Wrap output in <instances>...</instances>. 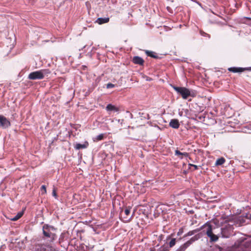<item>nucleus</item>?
<instances>
[{"label": "nucleus", "mask_w": 251, "mask_h": 251, "mask_svg": "<svg viewBox=\"0 0 251 251\" xmlns=\"http://www.w3.org/2000/svg\"><path fill=\"white\" fill-rule=\"evenodd\" d=\"M201 229H203V231L205 232L207 236L210 238L211 242H216L218 240V236L213 233L212 226L208 222H207L203 226H202L200 228H197L196 229L189 231L184 235L183 238L189 236H192L200 231Z\"/></svg>", "instance_id": "obj_1"}, {"label": "nucleus", "mask_w": 251, "mask_h": 251, "mask_svg": "<svg viewBox=\"0 0 251 251\" xmlns=\"http://www.w3.org/2000/svg\"><path fill=\"white\" fill-rule=\"evenodd\" d=\"M43 230V239L45 240V238H48V242L50 243H53L57 238V235L55 233L56 228L53 226L49 224H45L42 227Z\"/></svg>", "instance_id": "obj_2"}, {"label": "nucleus", "mask_w": 251, "mask_h": 251, "mask_svg": "<svg viewBox=\"0 0 251 251\" xmlns=\"http://www.w3.org/2000/svg\"><path fill=\"white\" fill-rule=\"evenodd\" d=\"M34 251H55V248L51 245V243H36L33 247Z\"/></svg>", "instance_id": "obj_3"}, {"label": "nucleus", "mask_w": 251, "mask_h": 251, "mask_svg": "<svg viewBox=\"0 0 251 251\" xmlns=\"http://www.w3.org/2000/svg\"><path fill=\"white\" fill-rule=\"evenodd\" d=\"M173 88L178 94L181 96L183 99L186 100L189 96H192L190 90L186 87L173 86Z\"/></svg>", "instance_id": "obj_4"}, {"label": "nucleus", "mask_w": 251, "mask_h": 251, "mask_svg": "<svg viewBox=\"0 0 251 251\" xmlns=\"http://www.w3.org/2000/svg\"><path fill=\"white\" fill-rule=\"evenodd\" d=\"M200 238L198 235H196L192 237L189 241L181 245L176 251H184L191 244L198 240Z\"/></svg>", "instance_id": "obj_5"}, {"label": "nucleus", "mask_w": 251, "mask_h": 251, "mask_svg": "<svg viewBox=\"0 0 251 251\" xmlns=\"http://www.w3.org/2000/svg\"><path fill=\"white\" fill-rule=\"evenodd\" d=\"M28 78L30 80L42 79L43 75L40 70L30 73L28 75Z\"/></svg>", "instance_id": "obj_6"}, {"label": "nucleus", "mask_w": 251, "mask_h": 251, "mask_svg": "<svg viewBox=\"0 0 251 251\" xmlns=\"http://www.w3.org/2000/svg\"><path fill=\"white\" fill-rule=\"evenodd\" d=\"M11 125L10 122L8 119L2 115H0V127L5 129Z\"/></svg>", "instance_id": "obj_7"}, {"label": "nucleus", "mask_w": 251, "mask_h": 251, "mask_svg": "<svg viewBox=\"0 0 251 251\" xmlns=\"http://www.w3.org/2000/svg\"><path fill=\"white\" fill-rule=\"evenodd\" d=\"M179 123L177 119H172L169 123V126L173 128L177 129L179 127Z\"/></svg>", "instance_id": "obj_8"}, {"label": "nucleus", "mask_w": 251, "mask_h": 251, "mask_svg": "<svg viewBox=\"0 0 251 251\" xmlns=\"http://www.w3.org/2000/svg\"><path fill=\"white\" fill-rule=\"evenodd\" d=\"M132 61L134 64L140 65H143L144 63L143 59L138 56H134L133 58Z\"/></svg>", "instance_id": "obj_9"}, {"label": "nucleus", "mask_w": 251, "mask_h": 251, "mask_svg": "<svg viewBox=\"0 0 251 251\" xmlns=\"http://www.w3.org/2000/svg\"><path fill=\"white\" fill-rule=\"evenodd\" d=\"M246 70V68L241 67H230L228 69L229 72L233 73H241Z\"/></svg>", "instance_id": "obj_10"}, {"label": "nucleus", "mask_w": 251, "mask_h": 251, "mask_svg": "<svg viewBox=\"0 0 251 251\" xmlns=\"http://www.w3.org/2000/svg\"><path fill=\"white\" fill-rule=\"evenodd\" d=\"M109 21V18L108 17L105 18H99L97 19L96 22L98 23L99 25L107 23Z\"/></svg>", "instance_id": "obj_11"}, {"label": "nucleus", "mask_w": 251, "mask_h": 251, "mask_svg": "<svg viewBox=\"0 0 251 251\" xmlns=\"http://www.w3.org/2000/svg\"><path fill=\"white\" fill-rule=\"evenodd\" d=\"M106 109L107 111H119V108L111 104H107V105L106 107Z\"/></svg>", "instance_id": "obj_12"}, {"label": "nucleus", "mask_w": 251, "mask_h": 251, "mask_svg": "<svg viewBox=\"0 0 251 251\" xmlns=\"http://www.w3.org/2000/svg\"><path fill=\"white\" fill-rule=\"evenodd\" d=\"M88 143L86 142L85 144L76 143L75 146V148L76 150H80L85 149L87 147Z\"/></svg>", "instance_id": "obj_13"}, {"label": "nucleus", "mask_w": 251, "mask_h": 251, "mask_svg": "<svg viewBox=\"0 0 251 251\" xmlns=\"http://www.w3.org/2000/svg\"><path fill=\"white\" fill-rule=\"evenodd\" d=\"M226 159L224 157H222L217 159L215 165L216 166H220L223 165Z\"/></svg>", "instance_id": "obj_14"}, {"label": "nucleus", "mask_w": 251, "mask_h": 251, "mask_svg": "<svg viewBox=\"0 0 251 251\" xmlns=\"http://www.w3.org/2000/svg\"><path fill=\"white\" fill-rule=\"evenodd\" d=\"M145 52H146V54L148 56L151 57H152L153 58H157V56L155 55V52H153V51L147 50L145 51Z\"/></svg>", "instance_id": "obj_15"}, {"label": "nucleus", "mask_w": 251, "mask_h": 251, "mask_svg": "<svg viewBox=\"0 0 251 251\" xmlns=\"http://www.w3.org/2000/svg\"><path fill=\"white\" fill-rule=\"evenodd\" d=\"M40 71L43 75V78L44 77L45 75L48 76L51 73L49 69L40 70Z\"/></svg>", "instance_id": "obj_16"}, {"label": "nucleus", "mask_w": 251, "mask_h": 251, "mask_svg": "<svg viewBox=\"0 0 251 251\" xmlns=\"http://www.w3.org/2000/svg\"><path fill=\"white\" fill-rule=\"evenodd\" d=\"M23 212H19L16 216H15L13 218H12L11 220L13 221H17L23 216Z\"/></svg>", "instance_id": "obj_17"}, {"label": "nucleus", "mask_w": 251, "mask_h": 251, "mask_svg": "<svg viewBox=\"0 0 251 251\" xmlns=\"http://www.w3.org/2000/svg\"><path fill=\"white\" fill-rule=\"evenodd\" d=\"M104 137V134H100L99 135L97 136L96 137V139L97 141H100L103 139Z\"/></svg>", "instance_id": "obj_18"}, {"label": "nucleus", "mask_w": 251, "mask_h": 251, "mask_svg": "<svg viewBox=\"0 0 251 251\" xmlns=\"http://www.w3.org/2000/svg\"><path fill=\"white\" fill-rule=\"evenodd\" d=\"M175 244H176V239L173 238L170 241V242L169 243V246L170 247H173L174 246H175Z\"/></svg>", "instance_id": "obj_19"}, {"label": "nucleus", "mask_w": 251, "mask_h": 251, "mask_svg": "<svg viewBox=\"0 0 251 251\" xmlns=\"http://www.w3.org/2000/svg\"><path fill=\"white\" fill-rule=\"evenodd\" d=\"M175 154L176 156H177L179 157V156H181V155H182V153L179 151L176 150L175 151Z\"/></svg>", "instance_id": "obj_20"}, {"label": "nucleus", "mask_w": 251, "mask_h": 251, "mask_svg": "<svg viewBox=\"0 0 251 251\" xmlns=\"http://www.w3.org/2000/svg\"><path fill=\"white\" fill-rule=\"evenodd\" d=\"M41 189L42 191H43V192L42 193V194H46L47 192L46 190V187L45 185H42L41 186Z\"/></svg>", "instance_id": "obj_21"}, {"label": "nucleus", "mask_w": 251, "mask_h": 251, "mask_svg": "<svg viewBox=\"0 0 251 251\" xmlns=\"http://www.w3.org/2000/svg\"><path fill=\"white\" fill-rule=\"evenodd\" d=\"M114 86H115V85L111 83H109L106 84V88L107 89L113 88V87H114Z\"/></svg>", "instance_id": "obj_22"}, {"label": "nucleus", "mask_w": 251, "mask_h": 251, "mask_svg": "<svg viewBox=\"0 0 251 251\" xmlns=\"http://www.w3.org/2000/svg\"><path fill=\"white\" fill-rule=\"evenodd\" d=\"M200 33L201 36H207L209 38H210V35L203 31H201Z\"/></svg>", "instance_id": "obj_23"}, {"label": "nucleus", "mask_w": 251, "mask_h": 251, "mask_svg": "<svg viewBox=\"0 0 251 251\" xmlns=\"http://www.w3.org/2000/svg\"><path fill=\"white\" fill-rule=\"evenodd\" d=\"M182 155H181V156H179V158L182 159L183 158V156L185 157H188L189 156V153L186 152H182Z\"/></svg>", "instance_id": "obj_24"}, {"label": "nucleus", "mask_w": 251, "mask_h": 251, "mask_svg": "<svg viewBox=\"0 0 251 251\" xmlns=\"http://www.w3.org/2000/svg\"><path fill=\"white\" fill-rule=\"evenodd\" d=\"M52 196L54 197L55 198H57V194L56 193V190L55 189H53L52 191Z\"/></svg>", "instance_id": "obj_25"}, {"label": "nucleus", "mask_w": 251, "mask_h": 251, "mask_svg": "<svg viewBox=\"0 0 251 251\" xmlns=\"http://www.w3.org/2000/svg\"><path fill=\"white\" fill-rule=\"evenodd\" d=\"M189 166H193L194 167V169L195 170H197L199 169V167L196 165L192 164H189Z\"/></svg>", "instance_id": "obj_26"}, {"label": "nucleus", "mask_w": 251, "mask_h": 251, "mask_svg": "<svg viewBox=\"0 0 251 251\" xmlns=\"http://www.w3.org/2000/svg\"><path fill=\"white\" fill-rule=\"evenodd\" d=\"M125 213L126 215H129V214L130 213V209H125Z\"/></svg>", "instance_id": "obj_27"}, {"label": "nucleus", "mask_w": 251, "mask_h": 251, "mask_svg": "<svg viewBox=\"0 0 251 251\" xmlns=\"http://www.w3.org/2000/svg\"><path fill=\"white\" fill-rule=\"evenodd\" d=\"M183 233V230L182 229H179V231L177 232V235H180Z\"/></svg>", "instance_id": "obj_28"}, {"label": "nucleus", "mask_w": 251, "mask_h": 251, "mask_svg": "<svg viewBox=\"0 0 251 251\" xmlns=\"http://www.w3.org/2000/svg\"><path fill=\"white\" fill-rule=\"evenodd\" d=\"M220 230H221V234H223V232L224 231V229H223V228H221L220 229ZM222 237H226V236H224V235H222Z\"/></svg>", "instance_id": "obj_29"}, {"label": "nucleus", "mask_w": 251, "mask_h": 251, "mask_svg": "<svg viewBox=\"0 0 251 251\" xmlns=\"http://www.w3.org/2000/svg\"><path fill=\"white\" fill-rule=\"evenodd\" d=\"M246 127H247L249 129L251 130V125H248Z\"/></svg>", "instance_id": "obj_30"}, {"label": "nucleus", "mask_w": 251, "mask_h": 251, "mask_svg": "<svg viewBox=\"0 0 251 251\" xmlns=\"http://www.w3.org/2000/svg\"><path fill=\"white\" fill-rule=\"evenodd\" d=\"M245 18L247 19L251 20V18L250 17H245Z\"/></svg>", "instance_id": "obj_31"}, {"label": "nucleus", "mask_w": 251, "mask_h": 251, "mask_svg": "<svg viewBox=\"0 0 251 251\" xmlns=\"http://www.w3.org/2000/svg\"><path fill=\"white\" fill-rule=\"evenodd\" d=\"M249 218L251 219V214L249 215Z\"/></svg>", "instance_id": "obj_32"}, {"label": "nucleus", "mask_w": 251, "mask_h": 251, "mask_svg": "<svg viewBox=\"0 0 251 251\" xmlns=\"http://www.w3.org/2000/svg\"><path fill=\"white\" fill-rule=\"evenodd\" d=\"M130 117H131V118H132V114L130 113Z\"/></svg>", "instance_id": "obj_33"}, {"label": "nucleus", "mask_w": 251, "mask_h": 251, "mask_svg": "<svg viewBox=\"0 0 251 251\" xmlns=\"http://www.w3.org/2000/svg\"><path fill=\"white\" fill-rule=\"evenodd\" d=\"M147 117H147V119H149V118H149V114H147Z\"/></svg>", "instance_id": "obj_34"}]
</instances>
